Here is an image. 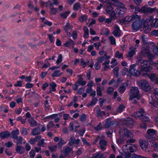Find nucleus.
<instances>
[{
	"label": "nucleus",
	"instance_id": "1",
	"mask_svg": "<svg viewBox=\"0 0 158 158\" xmlns=\"http://www.w3.org/2000/svg\"><path fill=\"white\" fill-rule=\"evenodd\" d=\"M137 59L141 67V74L145 77L148 76L151 80H153L156 78V75L154 73H150L149 61L146 60H142L140 58H138Z\"/></svg>",
	"mask_w": 158,
	"mask_h": 158
},
{
	"label": "nucleus",
	"instance_id": "2",
	"mask_svg": "<svg viewBox=\"0 0 158 158\" xmlns=\"http://www.w3.org/2000/svg\"><path fill=\"white\" fill-rule=\"evenodd\" d=\"M127 144L124 145L122 147L123 151L125 153L124 158H131V152H133L136 151L137 150V146L135 145H132L129 143Z\"/></svg>",
	"mask_w": 158,
	"mask_h": 158
},
{
	"label": "nucleus",
	"instance_id": "3",
	"mask_svg": "<svg viewBox=\"0 0 158 158\" xmlns=\"http://www.w3.org/2000/svg\"><path fill=\"white\" fill-rule=\"evenodd\" d=\"M140 17L137 15H135V17L131 25L133 30L137 31L140 28H142L144 22L140 19Z\"/></svg>",
	"mask_w": 158,
	"mask_h": 158
},
{
	"label": "nucleus",
	"instance_id": "4",
	"mask_svg": "<svg viewBox=\"0 0 158 158\" xmlns=\"http://www.w3.org/2000/svg\"><path fill=\"white\" fill-rule=\"evenodd\" d=\"M120 132L122 136L123 137H126L128 139L126 141L127 143H133L135 140L132 139L133 135L130 132L126 129H122L120 130Z\"/></svg>",
	"mask_w": 158,
	"mask_h": 158
},
{
	"label": "nucleus",
	"instance_id": "5",
	"mask_svg": "<svg viewBox=\"0 0 158 158\" xmlns=\"http://www.w3.org/2000/svg\"><path fill=\"white\" fill-rule=\"evenodd\" d=\"M139 88L136 87H132L130 89L129 93L130 95L129 100H132L133 99L136 98L139 100L140 98L139 94Z\"/></svg>",
	"mask_w": 158,
	"mask_h": 158
},
{
	"label": "nucleus",
	"instance_id": "6",
	"mask_svg": "<svg viewBox=\"0 0 158 158\" xmlns=\"http://www.w3.org/2000/svg\"><path fill=\"white\" fill-rule=\"evenodd\" d=\"M147 132L148 134L146 135V137L147 139L155 141L158 139L157 132L156 130L150 129L148 130Z\"/></svg>",
	"mask_w": 158,
	"mask_h": 158
},
{
	"label": "nucleus",
	"instance_id": "7",
	"mask_svg": "<svg viewBox=\"0 0 158 158\" xmlns=\"http://www.w3.org/2000/svg\"><path fill=\"white\" fill-rule=\"evenodd\" d=\"M151 24V19L146 20L144 22L143 29L145 33H148L151 31V26L150 25Z\"/></svg>",
	"mask_w": 158,
	"mask_h": 158
},
{
	"label": "nucleus",
	"instance_id": "8",
	"mask_svg": "<svg viewBox=\"0 0 158 158\" xmlns=\"http://www.w3.org/2000/svg\"><path fill=\"white\" fill-rule=\"evenodd\" d=\"M142 89L145 91H148L151 89L150 86L146 80H142L141 81L139 84Z\"/></svg>",
	"mask_w": 158,
	"mask_h": 158
},
{
	"label": "nucleus",
	"instance_id": "9",
	"mask_svg": "<svg viewBox=\"0 0 158 158\" xmlns=\"http://www.w3.org/2000/svg\"><path fill=\"white\" fill-rule=\"evenodd\" d=\"M136 65L135 64H132L130 66L129 69V73L131 75L133 76L137 77L141 74V71H138L135 69V67Z\"/></svg>",
	"mask_w": 158,
	"mask_h": 158
},
{
	"label": "nucleus",
	"instance_id": "10",
	"mask_svg": "<svg viewBox=\"0 0 158 158\" xmlns=\"http://www.w3.org/2000/svg\"><path fill=\"white\" fill-rule=\"evenodd\" d=\"M106 12L110 15V17H113L114 18L115 16V13L114 11L113 8L111 6L109 5L107 6L106 9Z\"/></svg>",
	"mask_w": 158,
	"mask_h": 158
},
{
	"label": "nucleus",
	"instance_id": "11",
	"mask_svg": "<svg viewBox=\"0 0 158 158\" xmlns=\"http://www.w3.org/2000/svg\"><path fill=\"white\" fill-rule=\"evenodd\" d=\"M121 31L119 27L116 25H115L112 34L115 37H119L121 36Z\"/></svg>",
	"mask_w": 158,
	"mask_h": 158
},
{
	"label": "nucleus",
	"instance_id": "12",
	"mask_svg": "<svg viewBox=\"0 0 158 158\" xmlns=\"http://www.w3.org/2000/svg\"><path fill=\"white\" fill-rule=\"evenodd\" d=\"M149 103L155 107L158 108V98H155L153 99L152 96L149 97Z\"/></svg>",
	"mask_w": 158,
	"mask_h": 158
},
{
	"label": "nucleus",
	"instance_id": "13",
	"mask_svg": "<svg viewBox=\"0 0 158 158\" xmlns=\"http://www.w3.org/2000/svg\"><path fill=\"white\" fill-rule=\"evenodd\" d=\"M139 143L142 149L143 150H146L149 144L148 141L143 140L142 139H140Z\"/></svg>",
	"mask_w": 158,
	"mask_h": 158
},
{
	"label": "nucleus",
	"instance_id": "14",
	"mask_svg": "<svg viewBox=\"0 0 158 158\" xmlns=\"http://www.w3.org/2000/svg\"><path fill=\"white\" fill-rule=\"evenodd\" d=\"M80 140L79 139L75 140V138L73 136H72L70 139L69 144L71 146H72L74 144L78 145L79 144Z\"/></svg>",
	"mask_w": 158,
	"mask_h": 158
},
{
	"label": "nucleus",
	"instance_id": "15",
	"mask_svg": "<svg viewBox=\"0 0 158 158\" xmlns=\"http://www.w3.org/2000/svg\"><path fill=\"white\" fill-rule=\"evenodd\" d=\"M128 86V84L127 83H122L118 89V90L120 93H123Z\"/></svg>",
	"mask_w": 158,
	"mask_h": 158
},
{
	"label": "nucleus",
	"instance_id": "16",
	"mask_svg": "<svg viewBox=\"0 0 158 158\" xmlns=\"http://www.w3.org/2000/svg\"><path fill=\"white\" fill-rule=\"evenodd\" d=\"M145 112L144 110L143 109H141L139 110V111L135 112L133 114V116H134L135 118H139L141 119V117H142L143 115H144Z\"/></svg>",
	"mask_w": 158,
	"mask_h": 158
},
{
	"label": "nucleus",
	"instance_id": "17",
	"mask_svg": "<svg viewBox=\"0 0 158 158\" xmlns=\"http://www.w3.org/2000/svg\"><path fill=\"white\" fill-rule=\"evenodd\" d=\"M107 142L104 139H101L100 140L99 145L102 150L104 151L106 149L105 146L107 144Z\"/></svg>",
	"mask_w": 158,
	"mask_h": 158
},
{
	"label": "nucleus",
	"instance_id": "18",
	"mask_svg": "<svg viewBox=\"0 0 158 158\" xmlns=\"http://www.w3.org/2000/svg\"><path fill=\"white\" fill-rule=\"evenodd\" d=\"M16 151L20 154H22L25 152L24 148L22 146H19L17 145L16 147Z\"/></svg>",
	"mask_w": 158,
	"mask_h": 158
},
{
	"label": "nucleus",
	"instance_id": "19",
	"mask_svg": "<svg viewBox=\"0 0 158 158\" xmlns=\"http://www.w3.org/2000/svg\"><path fill=\"white\" fill-rule=\"evenodd\" d=\"M129 50L130 51L129 52L127 56L131 57L135 54L136 48L133 47H131Z\"/></svg>",
	"mask_w": 158,
	"mask_h": 158
},
{
	"label": "nucleus",
	"instance_id": "20",
	"mask_svg": "<svg viewBox=\"0 0 158 158\" xmlns=\"http://www.w3.org/2000/svg\"><path fill=\"white\" fill-rule=\"evenodd\" d=\"M10 133L8 131L2 132L0 133V136L2 139L8 138L10 136Z\"/></svg>",
	"mask_w": 158,
	"mask_h": 158
},
{
	"label": "nucleus",
	"instance_id": "21",
	"mask_svg": "<svg viewBox=\"0 0 158 158\" xmlns=\"http://www.w3.org/2000/svg\"><path fill=\"white\" fill-rule=\"evenodd\" d=\"M71 152L73 153L72 148H70L69 146L65 147L64 151L63 152V153L65 154V155H69V153Z\"/></svg>",
	"mask_w": 158,
	"mask_h": 158
},
{
	"label": "nucleus",
	"instance_id": "22",
	"mask_svg": "<svg viewBox=\"0 0 158 158\" xmlns=\"http://www.w3.org/2000/svg\"><path fill=\"white\" fill-rule=\"evenodd\" d=\"M64 46L67 47H70L71 46L72 47H74V43L73 40L70 39H69V40L66 42V43L64 44Z\"/></svg>",
	"mask_w": 158,
	"mask_h": 158
},
{
	"label": "nucleus",
	"instance_id": "23",
	"mask_svg": "<svg viewBox=\"0 0 158 158\" xmlns=\"http://www.w3.org/2000/svg\"><path fill=\"white\" fill-rule=\"evenodd\" d=\"M126 11V8L123 6H121L119 7V11L118 13L119 15L122 16Z\"/></svg>",
	"mask_w": 158,
	"mask_h": 158
},
{
	"label": "nucleus",
	"instance_id": "24",
	"mask_svg": "<svg viewBox=\"0 0 158 158\" xmlns=\"http://www.w3.org/2000/svg\"><path fill=\"white\" fill-rule=\"evenodd\" d=\"M156 10V7L153 8H152L150 7H148L147 8L144 9L143 10V11L144 13H152Z\"/></svg>",
	"mask_w": 158,
	"mask_h": 158
},
{
	"label": "nucleus",
	"instance_id": "25",
	"mask_svg": "<svg viewBox=\"0 0 158 158\" xmlns=\"http://www.w3.org/2000/svg\"><path fill=\"white\" fill-rule=\"evenodd\" d=\"M104 87L102 86L101 87L98 86L97 87L96 91L97 95L102 97V91L104 90Z\"/></svg>",
	"mask_w": 158,
	"mask_h": 158
},
{
	"label": "nucleus",
	"instance_id": "26",
	"mask_svg": "<svg viewBox=\"0 0 158 158\" xmlns=\"http://www.w3.org/2000/svg\"><path fill=\"white\" fill-rule=\"evenodd\" d=\"M152 94V95L151 96H152L153 99H155V98H158V91H157L155 89H151Z\"/></svg>",
	"mask_w": 158,
	"mask_h": 158
},
{
	"label": "nucleus",
	"instance_id": "27",
	"mask_svg": "<svg viewBox=\"0 0 158 158\" xmlns=\"http://www.w3.org/2000/svg\"><path fill=\"white\" fill-rule=\"evenodd\" d=\"M12 138L14 139H17L18 135L19 134V131L18 129L15 130L11 132Z\"/></svg>",
	"mask_w": 158,
	"mask_h": 158
},
{
	"label": "nucleus",
	"instance_id": "28",
	"mask_svg": "<svg viewBox=\"0 0 158 158\" xmlns=\"http://www.w3.org/2000/svg\"><path fill=\"white\" fill-rule=\"evenodd\" d=\"M28 122L31 127H35L37 125L36 122L34 120L33 118H31L29 119L28 120Z\"/></svg>",
	"mask_w": 158,
	"mask_h": 158
},
{
	"label": "nucleus",
	"instance_id": "29",
	"mask_svg": "<svg viewBox=\"0 0 158 158\" xmlns=\"http://www.w3.org/2000/svg\"><path fill=\"white\" fill-rule=\"evenodd\" d=\"M135 15H133L132 16H127L124 19V22H129L131 21H133L134 20V19H135Z\"/></svg>",
	"mask_w": 158,
	"mask_h": 158
},
{
	"label": "nucleus",
	"instance_id": "30",
	"mask_svg": "<svg viewBox=\"0 0 158 158\" xmlns=\"http://www.w3.org/2000/svg\"><path fill=\"white\" fill-rule=\"evenodd\" d=\"M50 91L48 94H49V93L51 92L52 91H54L56 90L55 88L56 87V85L55 83V82H52L50 84Z\"/></svg>",
	"mask_w": 158,
	"mask_h": 158
},
{
	"label": "nucleus",
	"instance_id": "31",
	"mask_svg": "<svg viewBox=\"0 0 158 158\" xmlns=\"http://www.w3.org/2000/svg\"><path fill=\"white\" fill-rule=\"evenodd\" d=\"M150 19H151L152 26L154 27L155 28L158 27V19H155L152 21V18H150Z\"/></svg>",
	"mask_w": 158,
	"mask_h": 158
},
{
	"label": "nucleus",
	"instance_id": "32",
	"mask_svg": "<svg viewBox=\"0 0 158 158\" xmlns=\"http://www.w3.org/2000/svg\"><path fill=\"white\" fill-rule=\"evenodd\" d=\"M72 27H73L71 25L67 23L66 25L64 27V29L65 32H67L71 30Z\"/></svg>",
	"mask_w": 158,
	"mask_h": 158
},
{
	"label": "nucleus",
	"instance_id": "33",
	"mask_svg": "<svg viewBox=\"0 0 158 158\" xmlns=\"http://www.w3.org/2000/svg\"><path fill=\"white\" fill-rule=\"evenodd\" d=\"M96 112L98 117H102L103 115H105L106 114L105 111H101L100 109H98L97 110Z\"/></svg>",
	"mask_w": 158,
	"mask_h": 158
},
{
	"label": "nucleus",
	"instance_id": "34",
	"mask_svg": "<svg viewBox=\"0 0 158 158\" xmlns=\"http://www.w3.org/2000/svg\"><path fill=\"white\" fill-rule=\"evenodd\" d=\"M92 158H106V156L103 154H100V152L96 153Z\"/></svg>",
	"mask_w": 158,
	"mask_h": 158
},
{
	"label": "nucleus",
	"instance_id": "35",
	"mask_svg": "<svg viewBox=\"0 0 158 158\" xmlns=\"http://www.w3.org/2000/svg\"><path fill=\"white\" fill-rule=\"evenodd\" d=\"M40 130L39 128H36L33 129L32 131V134L33 135H38L40 134Z\"/></svg>",
	"mask_w": 158,
	"mask_h": 158
},
{
	"label": "nucleus",
	"instance_id": "36",
	"mask_svg": "<svg viewBox=\"0 0 158 158\" xmlns=\"http://www.w3.org/2000/svg\"><path fill=\"white\" fill-rule=\"evenodd\" d=\"M113 123L112 122H111L109 120L107 119L106 121L105 124L104 125V127L105 128H107L110 127Z\"/></svg>",
	"mask_w": 158,
	"mask_h": 158
},
{
	"label": "nucleus",
	"instance_id": "37",
	"mask_svg": "<svg viewBox=\"0 0 158 158\" xmlns=\"http://www.w3.org/2000/svg\"><path fill=\"white\" fill-rule=\"evenodd\" d=\"M142 42L144 44H147L148 43V39L146 35H142L141 36Z\"/></svg>",
	"mask_w": 158,
	"mask_h": 158
},
{
	"label": "nucleus",
	"instance_id": "38",
	"mask_svg": "<svg viewBox=\"0 0 158 158\" xmlns=\"http://www.w3.org/2000/svg\"><path fill=\"white\" fill-rule=\"evenodd\" d=\"M98 101V99L96 98L93 97L91 102L88 104V106H90L94 105Z\"/></svg>",
	"mask_w": 158,
	"mask_h": 158
},
{
	"label": "nucleus",
	"instance_id": "39",
	"mask_svg": "<svg viewBox=\"0 0 158 158\" xmlns=\"http://www.w3.org/2000/svg\"><path fill=\"white\" fill-rule=\"evenodd\" d=\"M60 71L59 70H56L53 73V74H52V76L53 77H59L60 75L62 74V73H60Z\"/></svg>",
	"mask_w": 158,
	"mask_h": 158
},
{
	"label": "nucleus",
	"instance_id": "40",
	"mask_svg": "<svg viewBox=\"0 0 158 158\" xmlns=\"http://www.w3.org/2000/svg\"><path fill=\"white\" fill-rule=\"evenodd\" d=\"M109 56H102L98 58V62L99 63H102L104 60L108 59L110 58Z\"/></svg>",
	"mask_w": 158,
	"mask_h": 158
},
{
	"label": "nucleus",
	"instance_id": "41",
	"mask_svg": "<svg viewBox=\"0 0 158 158\" xmlns=\"http://www.w3.org/2000/svg\"><path fill=\"white\" fill-rule=\"evenodd\" d=\"M81 8V4L80 2H77L75 3L73 6V9L74 10H77Z\"/></svg>",
	"mask_w": 158,
	"mask_h": 158
},
{
	"label": "nucleus",
	"instance_id": "42",
	"mask_svg": "<svg viewBox=\"0 0 158 158\" xmlns=\"http://www.w3.org/2000/svg\"><path fill=\"white\" fill-rule=\"evenodd\" d=\"M70 12V11H67L64 13L62 12L60 13V15L62 18L66 19Z\"/></svg>",
	"mask_w": 158,
	"mask_h": 158
},
{
	"label": "nucleus",
	"instance_id": "43",
	"mask_svg": "<svg viewBox=\"0 0 158 158\" xmlns=\"http://www.w3.org/2000/svg\"><path fill=\"white\" fill-rule=\"evenodd\" d=\"M109 39L110 40V43L112 45H114L116 44V40L114 37L112 36H110L109 37Z\"/></svg>",
	"mask_w": 158,
	"mask_h": 158
},
{
	"label": "nucleus",
	"instance_id": "44",
	"mask_svg": "<svg viewBox=\"0 0 158 158\" xmlns=\"http://www.w3.org/2000/svg\"><path fill=\"white\" fill-rule=\"evenodd\" d=\"M65 143L66 142L62 138H61L60 141L58 143V145L60 148H61L62 147V145L65 144Z\"/></svg>",
	"mask_w": 158,
	"mask_h": 158
},
{
	"label": "nucleus",
	"instance_id": "45",
	"mask_svg": "<svg viewBox=\"0 0 158 158\" xmlns=\"http://www.w3.org/2000/svg\"><path fill=\"white\" fill-rule=\"evenodd\" d=\"M119 69V68L117 66L115 67L113 69V73L116 77H118V76Z\"/></svg>",
	"mask_w": 158,
	"mask_h": 158
},
{
	"label": "nucleus",
	"instance_id": "46",
	"mask_svg": "<svg viewBox=\"0 0 158 158\" xmlns=\"http://www.w3.org/2000/svg\"><path fill=\"white\" fill-rule=\"evenodd\" d=\"M87 19V16L86 15H82L79 18V20L81 22H83L84 21H85Z\"/></svg>",
	"mask_w": 158,
	"mask_h": 158
},
{
	"label": "nucleus",
	"instance_id": "47",
	"mask_svg": "<svg viewBox=\"0 0 158 158\" xmlns=\"http://www.w3.org/2000/svg\"><path fill=\"white\" fill-rule=\"evenodd\" d=\"M125 108V106L123 104H121L117 109V110L118 112L121 113L124 110Z\"/></svg>",
	"mask_w": 158,
	"mask_h": 158
},
{
	"label": "nucleus",
	"instance_id": "48",
	"mask_svg": "<svg viewBox=\"0 0 158 158\" xmlns=\"http://www.w3.org/2000/svg\"><path fill=\"white\" fill-rule=\"evenodd\" d=\"M115 57L118 59L121 58L123 59V54L122 53H119V52L118 51H117L115 53Z\"/></svg>",
	"mask_w": 158,
	"mask_h": 158
},
{
	"label": "nucleus",
	"instance_id": "49",
	"mask_svg": "<svg viewBox=\"0 0 158 158\" xmlns=\"http://www.w3.org/2000/svg\"><path fill=\"white\" fill-rule=\"evenodd\" d=\"M49 9H51L50 14L51 15L55 14L56 13L57 11V10L56 8L50 7Z\"/></svg>",
	"mask_w": 158,
	"mask_h": 158
},
{
	"label": "nucleus",
	"instance_id": "50",
	"mask_svg": "<svg viewBox=\"0 0 158 158\" xmlns=\"http://www.w3.org/2000/svg\"><path fill=\"white\" fill-rule=\"evenodd\" d=\"M54 125L53 121H51L47 125V130L48 131L50 129L53 128Z\"/></svg>",
	"mask_w": 158,
	"mask_h": 158
},
{
	"label": "nucleus",
	"instance_id": "51",
	"mask_svg": "<svg viewBox=\"0 0 158 158\" xmlns=\"http://www.w3.org/2000/svg\"><path fill=\"white\" fill-rule=\"evenodd\" d=\"M51 152H55L56 150L57 146L56 145L51 146L48 147Z\"/></svg>",
	"mask_w": 158,
	"mask_h": 158
},
{
	"label": "nucleus",
	"instance_id": "52",
	"mask_svg": "<svg viewBox=\"0 0 158 158\" xmlns=\"http://www.w3.org/2000/svg\"><path fill=\"white\" fill-rule=\"evenodd\" d=\"M111 63L112 65H111V68H113L116 65L118 64V62L117 60L114 59H113L111 62Z\"/></svg>",
	"mask_w": 158,
	"mask_h": 158
},
{
	"label": "nucleus",
	"instance_id": "53",
	"mask_svg": "<svg viewBox=\"0 0 158 158\" xmlns=\"http://www.w3.org/2000/svg\"><path fill=\"white\" fill-rule=\"evenodd\" d=\"M44 139H42L41 140L39 141L38 142V143H37V145L40 147H44Z\"/></svg>",
	"mask_w": 158,
	"mask_h": 158
},
{
	"label": "nucleus",
	"instance_id": "54",
	"mask_svg": "<svg viewBox=\"0 0 158 158\" xmlns=\"http://www.w3.org/2000/svg\"><path fill=\"white\" fill-rule=\"evenodd\" d=\"M86 116L84 114H82L80 118L81 121L82 122H85L86 120Z\"/></svg>",
	"mask_w": 158,
	"mask_h": 158
},
{
	"label": "nucleus",
	"instance_id": "55",
	"mask_svg": "<svg viewBox=\"0 0 158 158\" xmlns=\"http://www.w3.org/2000/svg\"><path fill=\"white\" fill-rule=\"evenodd\" d=\"M62 55L60 54H59L58 58L56 62V63L57 64H58L59 63L61 62L62 60Z\"/></svg>",
	"mask_w": 158,
	"mask_h": 158
},
{
	"label": "nucleus",
	"instance_id": "56",
	"mask_svg": "<svg viewBox=\"0 0 158 158\" xmlns=\"http://www.w3.org/2000/svg\"><path fill=\"white\" fill-rule=\"evenodd\" d=\"M114 91V88L113 87H110L107 89V93L110 94H112Z\"/></svg>",
	"mask_w": 158,
	"mask_h": 158
},
{
	"label": "nucleus",
	"instance_id": "57",
	"mask_svg": "<svg viewBox=\"0 0 158 158\" xmlns=\"http://www.w3.org/2000/svg\"><path fill=\"white\" fill-rule=\"evenodd\" d=\"M23 139V138L21 136L19 137L18 138L17 137V139H17V145H18V144H21L22 143Z\"/></svg>",
	"mask_w": 158,
	"mask_h": 158
},
{
	"label": "nucleus",
	"instance_id": "58",
	"mask_svg": "<svg viewBox=\"0 0 158 158\" xmlns=\"http://www.w3.org/2000/svg\"><path fill=\"white\" fill-rule=\"evenodd\" d=\"M150 48L147 46L143 49V52L144 53H146L147 54H148L149 53V52L150 50Z\"/></svg>",
	"mask_w": 158,
	"mask_h": 158
},
{
	"label": "nucleus",
	"instance_id": "59",
	"mask_svg": "<svg viewBox=\"0 0 158 158\" xmlns=\"http://www.w3.org/2000/svg\"><path fill=\"white\" fill-rule=\"evenodd\" d=\"M125 122V124H132L133 123V121L130 118H127Z\"/></svg>",
	"mask_w": 158,
	"mask_h": 158
},
{
	"label": "nucleus",
	"instance_id": "60",
	"mask_svg": "<svg viewBox=\"0 0 158 158\" xmlns=\"http://www.w3.org/2000/svg\"><path fill=\"white\" fill-rule=\"evenodd\" d=\"M141 119H142L143 121L146 122L148 121L149 120V118L147 116H145V114L143 115L142 117H141Z\"/></svg>",
	"mask_w": 158,
	"mask_h": 158
},
{
	"label": "nucleus",
	"instance_id": "61",
	"mask_svg": "<svg viewBox=\"0 0 158 158\" xmlns=\"http://www.w3.org/2000/svg\"><path fill=\"white\" fill-rule=\"evenodd\" d=\"M29 154L30 157L31 158H34L35 154V151L34 150H31L29 152Z\"/></svg>",
	"mask_w": 158,
	"mask_h": 158
},
{
	"label": "nucleus",
	"instance_id": "62",
	"mask_svg": "<svg viewBox=\"0 0 158 158\" xmlns=\"http://www.w3.org/2000/svg\"><path fill=\"white\" fill-rule=\"evenodd\" d=\"M58 116V114H53L50 116H47L45 118L46 119L51 118L52 119H53L55 118L56 117H57Z\"/></svg>",
	"mask_w": 158,
	"mask_h": 158
},
{
	"label": "nucleus",
	"instance_id": "63",
	"mask_svg": "<svg viewBox=\"0 0 158 158\" xmlns=\"http://www.w3.org/2000/svg\"><path fill=\"white\" fill-rule=\"evenodd\" d=\"M124 141V139L121 138H119L116 140L118 144L123 143Z\"/></svg>",
	"mask_w": 158,
	"mask_h": 158
},
{
	"label": "nucleus",
	"instance_id": "64",
	"mask_svg": "<svg viewBox=\"0 0 158 158\" xmlns=\"http://www.w3.org/2000/svg\"><path fill=\"white\" fill-rule=\"evenodd\" d=\"M84 92V89L83 88H80L77 92V93L79 94H81Z\"/></svg>",
	"mask_w": 158,
	"mask_h": 158
}]
</instances>
